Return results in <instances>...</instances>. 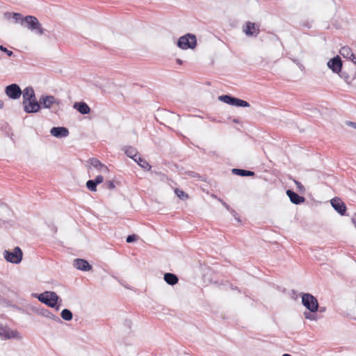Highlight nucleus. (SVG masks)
<instances>
[{"label":"nucleus","mask_w":356,"mask_h":356,"mask_svg":"<svg viewBox=\"0 0 356 356\" xmlns=\"http://www.w3.org/2000/svg\"><path fill=\"white\" fill-rule=\"evenodd\" d=\"M88 172L89 177L92 179L88 180L86 185L87 188L92 192L97 191V186L102 184L109 173L108 168L96 159L90 161Z\"/></svg>","instance_id":"1"},{"label":"nucleus","mask_w":356,"mask_h":356,"mask_svg":"<svg viewBox=\"0 0 356 356\" xmlns=\"http://www.w3.org/2000/svg\"><path fill=\"white\" fill-rule=\"evenodd\" d=\"M22 106L27 113H35L41 110L40 99H37L32 87H26L23 90Z\"/></svg>","instance_id":"2"},{"label":"nucleus","mask_w":356,"mask_h":356,"mask_svg":"<svg viewBox=\"0 0 356 356\" xmlns=\"http://www.w3.org/2000/svg\"><path fill=\"white\" fill-rule=\"evenodd\" d=\"M13 17L16 22H22V24L31 31L36 35H41L44 33V30L39 23L38 19L33 16H26L23 18L21 15L18 13H14Z\"/></svg>","instance_id":"3"},{"label":"nucleus","mask_w":356,"mask_h":356,"mask_svg":"<svg viewBox=\"0 0 356 356\" xmlns=\"http://www.w3.org/2000/svg\"><path fill=\"white\" fill-rule=\"evenodd\" d=\"M33 296L37 298L40 302L51 308H54L57 311L60 309L58 303L61 300L54 291H46L40 294H33Z\"/></svg>","instance_id":"4"},{"label":"nucleus","mask_w":356,"mask_h":356,"mask_svg":"<svg viewBox=\"0 0 356 356\" xmlns=\"http://www.w3.org/2000/svg\"><path fill=\"white\" fill-rule=\"evenodd\" d=\"M0 339L3 341L21 340L22 337L17 330L13 329L6 324L0 323Z\"/></svg>","instance_id":"5"},{"label":"nucleus","mask_w":356,"mask_h":356,"mask_svg":"<svg viewBox=\"0 0 356 356\" xmlns=\"http://www.w3.org/2000/svg\"><path fill=\"white\" fill-rule=\"evenodd\" d=\"M3 256L6 261L18 264L22 261L23 252L19 247H15L10 250H4L3 252Z\"/></svg>","instance_id":"6"},{"label":"nucleus","mask_w":356,"mask_h":356,"mask_svg":"<svg viewBox=\"0 0 356 356\" xmlns=\"http://www.w3.org/2000/svg\"><path fill=\"white\" fill-rule=\"evenodd\" d=\"M301 302L302 305L309 311L318 312L319 304L318 300L310 293H302Z\"/></svg>","instance_id":"7"},{"label":"nucleus","mask_w":356,"mask_h":356,"mask_svg":"<svg viewBox=\"0 0 356 356\" xmlns=\"http://www.w3.org/2000/svg\"><path fill=\"white\" fill-rule=\"evenodd\" d=\"M177 45L182 49H193L197 45L196 37L195 35L190 33L181 36L177 42Z\"/></svg>","instance_id":"8"},{"label":"nucleus","mask_w":356,"mask_h":356,"mask_svg":"<svg viewBox=\"0 0 356 356\" xmlns=\"http://www.w3.org/2000/svg\"><path fill=\"white\" fill-rule=\"evenodd\" d=\"M41 108H53L59 106L60 101L53 95H44L40 97Z\"/></svg>","instance_id":"9"},{"label":"nucleus","mask_w":356,"mask_h":356,"mask_svg":"<svg viewBox=\"0 0 356 356\" xmlns=\"http://www.w3.org/2000/svg\"><path fill=\"white\" fill-rule=\"evenodd\" d=\"M6 95L12 99H18L21 95H23V90L16 83H12L7 86L4 90Z\"/></svg>","instance_id":"10"},{"label":"nucleus","mask_w":356,"mask_h":356,"mask_svg":"<svg viewBox=\"0 0 356 356\" xmlns=\"http://www.w3.org/2000/svg\"><path fill=\"white\" fill-rule=\"evenodd\" d=\"M218 99L227 104L232 106H241V107H248L249 104L242 99H239L235 97H232L229 95H222L218 97Z\"/></svg>","instance_id":"11"},{"label":"nucleus","mask_w":356,"mask_h":356,"mask_svg":"<svg viewBox=\"0 0 356 356\" xmlns=\"http://www.w3.org/2000/svg\"><path fill=\"white\" fill-rule=\"evenodd\" d=\"M340 77L344 80L347 84H351L356 80V67H350L341 72Z\"/></svg>","instance_id":"12"},{"label":"nucleus","mask_w":356,"mask_h":356,"mask_svg":"<svg viewBox=\"0 0 356 356\" xmlns=\"http://www.w3.org/2000/svg\"><path fill=\"white\" fill-rule=\"evenodd\" d=\"M327 67L334 73L339 74L342 67L341 59L337 56L327 62Z\"/></svg>","instance_id":"13"},{"label":"nucleus","mask_w":356,"mask_h":356,"mask_svg":"<svg viewBox=\"0 0 356 356\" xmlns=\"http://www.w3.org/2000/svg\"><path fill=\"white\" fill-rule=\"evenodd\" d=\"M74 268L82 271H90L92 266L86 261L82 259H76L73 262Z\"/></svg>","instance_id":"14"},{"label":"nucleus","mask_w":356,"mask_h":356,"mask_svg":"<svg viewBox=\"0 0 356 356\" xmlns=\"http://www.w3.org/2000/svg\"><path fill=\"white\" fill-rule=\"evenodd\" d=\"M12 216L10 208L4 204H0V225L8 220Z\"/></svg>","instance_id":"15"},{"label":"nucleus","mask_w":356,"mask_h":356,"mask_svg":"<svg viewBox=\"0 0 356 356\" xmlns=\"http://www.w3.org/2000/svg\"><path fill=\"white\" fill-rule=\"evenodd\" d=\"M51 134L58 138H65L69 135L67 128L63 127H53L50 130Z\"/></svg>","instance_id":"16"},{"label":"nucleus","mask_w":356,"mask_h":356,"mask_svg":"<svg viewBox=\"0 0 356 356\" xmlns=\"http://www.w3.org/2000/svg\"><path fill=\"white\" fill-rule=\"evenodd\" d=\"M244 33L248 35H257L259 33V26L252 22H247L243 29Z\"/></svg>","instance_id":"17"},{"label":"nucleus","mask_w":356,"mask_h":356,"mask_svg":"<svg viewBox=\"0 0 356 356\" xmlns=\"http://www.w3.org/2000/svg\"><path fill=\"white\" fill-rule=\"evenodd\" d=\"M331 205L341 215H343L346 211L345 204L340 199H332L331 200Z\"/></svg>","instance_id":"18"},{"label":"nucleus","mask_w":356,"mask_h":356,"mask_svg":"<svg viewBox=\"0 0 356 356\" xmlns=\"http://www.w3.org/2000/svg\"><path fill=\"white\" fill-rule=\"evenodd\" d=\"M286 195L289 197L290 201L295 204H302L305 200V197L300 196L299 195H298L297 193L291 190L286 191Z\"/></svg>","instance_id":"19"},{"label":"nucleus","mask_w":356,"mask_h":356,"mask_svg":"<svg viewBox=\"0 0 356 356\" xmlns=\"http://www.w3.org/2000/svg\"><path fill=\"white\" fill-rule=\"evenodd\" d=\"M339 53L343 57L351 60L354 63V60L356 59V57L353 54V53L350 47H341Z\"/></svg>","instance_id":"20"},{"label":"nucleus","mask_w":356,"mask_h":356,"mask_svg":"<svg viewBox=\"0 0 356 356\" xmlns=\"http://www.w3.org/2000/svg\"><path fill=\"white\" fill-rule=\"evenodd\" d=\"M74 108L77 110L81 114H88L90 108L85 102H76L74 104Z\"/></svg>","instance_id":"21"},{"label":"nucleus","mask_w":356,"mask_h":356,"mask_svg":"<svg viewBox=\"0 0 356 356\" xmlns=\"http://www.w3.org/2000/svg\"><path fill=\"white\" fill-rule=\"evenodd\" d=\"M134 161L138 163L139 166H140L143 169L145 170H149L151 168L150 165L148 162L142 158L140 155H138L135 159Z\"/></svg>","instance_id":"22"},{"label":"nucleus","mask_w":356,"mask_h":356,"mask_svg":"<svg viewBox=\"0 0 356 356\" xmlns=\"http://www.w3.org/2000/svg\"><path fill=\"white\" fill-rule=\"evenodd\" d=\"M164 280L170 285H175L178 282L177 277L172 273H167L164 275Z\"/></svg>","instance_id":"23"},{"label":"nucleus","mask_w":356,"mask_h":356,"mask_svg":"<svg viewBox=\"0 0 356 356\" xmlns=\"http://www.w3.org/2000/svg\"><path fill=\"white\" fill-rule=\"evenodd\" d=\"M60 317L66 321H70L73 318L72 312L68 309H64L60 312Z\"/></svg>","instance_id":"24"},{"label":"nucleus","mask_w":356,"mask_h":356,"mask_svg":"<svg viewBox=\"0 0 356 356\" xmlns=\"http://www.w3.org/2000/svg\"><path fill=\"white\" fill-rule=\"evenodd\" d=\"M316 312H311L307 310L304 312L303 316L305 319H307L310 321H316L318 319L317 316L316 315Z\"/></svg>","instance_id":"25"},{"label":"nucleus","mask_w":356,"mask_h":356,"mask_svg":"<svg viewBox=\"0 0 356 356\" xmlns=\"http://www.w3.org/2000/svg\"><path fill=\"white\" fill-rule=\"evenodd\" d=\"M125 154L129 157L131 158L134 160L139 155L138 154L137 151L136 150V149L132 148V147H127L125 149Z\"/></svg>","instance_id":"26"},{"label":"nucleus","mask_w":356,"mask_h":356,"mask_svg":"<svg viewBox=\"0 0 356 356\" xmlns=\"http://www.w3.org/2000/svg\"><path fill=\"white\" fill-rule=\"evenodd\" d=\"M175 193L177 196L181 200H186L189 197L188 195L186 192L179 188H176Z\"/></svg>","instance_id":"27"},{"label":"nucleus","mask_w":356,"mask_h":356,"mask_svg":"<svg viewBox=\"0 0 356 356\" xmlns=\"http://www.w3.org/2000/svg\"><path fill=\"white\" fill-rule=\"evenodd\" d=\"M233 172L235 174L241 175V176H252L254 174L253 172L246 171V170H239V169H234Z\"/></svg>","instance_id":"28"},{"label":"nucleus","mask_w":356,"mask_h":356,"mask_svg":"<svg viewBox=\"0 0 356 356\" xmlns=\"http://www.w3.org/2000/svg\"><path fill=\"white\" fill-rule=\"evenodd\" d=\"M295 184L296 185L297 190L299 192L303 193L305 191V188L301 183H300L299 181H295Z\"/></svg>","instance_id":"29"},{"label":"nucleus","mask_w":356,"mask_h":356,"mask_svg":"<svg viewBox=\"0 0 356 356\" xmlns=\"http://www.w3.org/2000/svg\"><path fill=\"white\" fill-rule=\"evenodd\" d=\"M0 49H1L2 51H3V52L6 53V54H8V56H11L13 55V51H10V50L7 49H6V47H4L3 46H0Z\"/></svg>","instance_id":"30"},{"label":"nucleus","mask_w":356,"mask_h":356,"mask_svg":"<svg viewBox=\"0 0 356 356\" xmlns=\"http://www.w3.org/2000/svg\"><path fill=\"white\" fill-rule=\"evenodd\" d=\"M136 240V236H129L127 238V243H131L133 241H134Z\"/></svg>","instance_id":"31"},{"label":"nucleus","mask_w":356,"mask_h":356,"mask_svg":"<svg viewBox=\"0 0 356 356\" xmlns=\"http://www.w3.org/2000/svg\"><path fill=\"white\" fill-rule=\"evenodd\" d=\"M352 220H353V222L354 223V225L356 227V213L353 216Z\"/></svg>","instance_id":"32"},{"label":"nucleus","mask_w":356,"mask_h":356,"mask_svg":"<svg viewBox=\"0 0 356 356\" xmlns=\"http://www.w3.org/2000/svg\"><path fill=\"white\" fill-rule=\"evenodd\" d=\"M3 102L1 101H0V108H1L3 106Z\"/></svg>","instance_id":"33"},{"label":"nucleus","mask_w":356,"mask_h":356,"mask_svg":"<svg viewBox=\"0 0 356 356\" xmlns=\"http://www.w3.org/2000/svg\"><path fill=\"white\" fill-rule=\"evenodd\" d=\"M282 356H291L289 354H284Z\"/></svg>","instance_id":"34"},{"label":"nucleus","mask_w":356,"mask_h":356,"mask_svg":"<svg viewBox=\"0 0 356 356\" xmlns=\"http://www.w3.org/2000/svg\"><path fill=\"white\" fill-rule=\"evenodd\" d=\"M108 187H112V188H113V186L111 184H109V186H108Z\"/></svg>","instance_id":"35"}]
</instances>
